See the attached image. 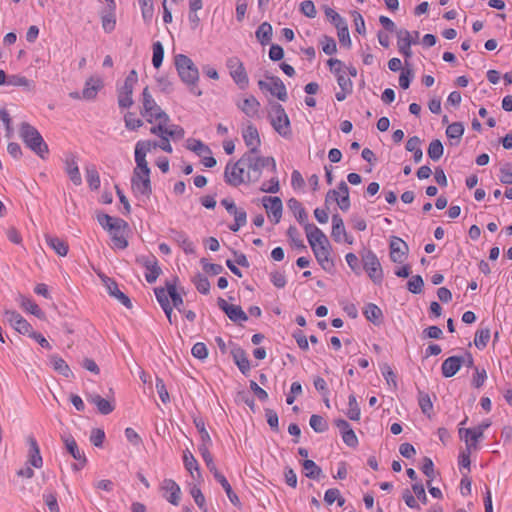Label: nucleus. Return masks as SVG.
Segmentation results:
<instances>
[{
  "instance_id": "obj_45",
  "label": "nucleus",
  "mask_w": 512,
  "mask_h": 512,
  "mask_svg": "<svg viewBox=\"0 0 512 512\" xmlns=\"http://www.w3.org/2000/svg\"><path fill=\"white\" fill-rule=\"evenodd\" d=\"M225 314L233 322H245L248 320L247 314L238 305H231Z\"/></svg>"
},
{
  "instance_id": "obj_64",
  "label": "nucleus",
  "mask_w": 512,
  "mask_h": 512,
  "mask_svg": "<svg viewBox=\"0 0 512 512\" xmlns=\"http://www.w3.org/2000/svg\"><path fill=\"white\" fill-rule=\"evenodd\" d=\"M300 11L308 18H315L317 11L312 1L306 0L300 4Z\"/></svg>"
},
{
  "instance_id": "obj_18",
  "label": "nucleus",
  "mask_w": 512,
  "mask_h": 512,
  "mask_svg": "<svg viewBox=\"0 0 512 512\" xmlns=\"http://www.w3.org/2000/svg\"><path fill=\"white\" fill-rule=\"evenodd\" d=\"M331 235L335 242H341L343 237L344 241L347 242L348 244L353 243V238L347 234L343 219L338 214H334L332 216Z\"/></svg>"
},
{
  "instance_id": "obj_4",
  "label": "nucleus",
  "mask_w": 512,
  "mask_h": 512,
  "mask_svg": "<svg viewBox=\"0 0 512 512\" xmlns=\"http://www.w3.org/2000/svg\"><path fill=\"white\" fill-rule=\"evenodd\" d=\"M20 135L32 151H34L40 158H45L48 153V146L36 128L28 123H22Z\"/></svg>"
},
{
  "instance_id": "obj_1",
  "label": "nucleus",
  "mask_w": 512,
  "mask_h": 512,
  "mask_svg": "<svg viewBox=\"0 0 512 512\" xmlns=\"http://www.w3.org/2000/svg\"><path fill=\"white\" fill-rule=\"evenodd\" d=\"M270 162H228L225 168L226 181L238 186L242 183L258 179L261 168Z\"/></svg>"
},
{
  "instance_id": "obj_49",
  "label": "nucleus",
  "mask_w": 512,
  "mask_h": 512,
  "mask_svg": "<svg viewBox=\"0 0 512 512\" xmlns=\"http://www.w3.org/2000/svg\"><path fill=\"white\" fill-rule=\"evenodd\" d=\"M192 281H193L196 289L200 293H202V294H208L209 293V291H210V282L207 279V277H205L201 273H198V274H196L194 276Z\"/></svg>"
},
{
  "instance_id": "obj_14",
  "label": "nucleus",
  "mask_w": 512,
  "mask_h": 512,
  "mask_svg": "<svg viewBox=\"0 0 512 512\" xmlns=\"http://www.w3.org/2000/svg\"><path fill=\"white\" fill-rule=\"evenodd\" d=\"M61 439L64 442L66 450L68 451V453L75 460L78 461V463L73 465V468L75 470H79V469L83 468L86 465V463H87V459H86L85 454L80 451V449H79L75 439L71 435L62 436Z\"/></svg>"
},
{
  "instance_id": "obj_38",
  "label": "nucleus",
  "mask_w": 512,
  "mask_h": 512,
  "mask_svg": "<svg viewBox=\"0 0 512 512\" xmlns=\"http://www.w3.org/2000/svg\"><path fill=\"white\" fill-rule=\"evenodd\" d=\"M157 143L156 141H140L137 143L135 147V159L136 161L145 160L147 152L151 151V149H156Z\"/></svg>"
},
{
  "instance_id": "obj_52",
  "label": "nucleus",
  "mask_w": 512,
  "mask_h": 512,
  "mask_svg": "<svg viewBox=\"0 0 512 512\" xmlns=\"http://www.w3.org/2000/svg\"><path fill=\"white\" fill-rule=\"evenodd\" d=\"M324 12H325L326 17L331 21V23L336 28L347 24L346 20L342 16H340V14L337 13L334 9L326 6V7H324Z\"/></svg>"
},
{
  "instance_id": "obj_28",
  "label": "nucleus",
  "mask_w": 512,
  "mask_h": 512,
  "mask_svg": "<svg viewBox=\"0 0 512 512\" xmlns=\"http://www.w3.org/2000/svg\"><path fill=\"white\" fill-rule=\"evenodd\" d=\"M162 488L166 491L164 494L166 500L173 505H178L181 494L179 485L172 479H165Z\"/></svg>"
},
{
  "instance_id": "obj_26",
  "label": "nucleus",
  "mask_w": 512,
  "mask_h": 512,
  "mask_svg": "<svg viewBox=\"0 0 512 512\" xmlns=\"http://www.w3.org/2000/svg\"><path fill=\"white\" fill-rule=\"evenodd\" d=\"M408 250L407 244L400 238H395L390 243V259L394 263H402Z\"/></svg>"
},
{
  "instance_id": "obj_30",
  "label": "nucleus",
  "mask_w": 512,
  "mask_h": 512,
  "mask_svg": "<svg viewBox=\"0 0 512 512\" xmlns=\"http://www.w3.org/2000/svg\"><path fill=\"white\" fill-rule=\"evenodd\" d=\"M153 134H166L172 138H182L184 136V129L178 125H171L167 127V123H158L157 126L151 128Z\"/></svg>"
},
{
  "instance_id": "obj_3",
  "label": "nucleus",
  "mask_w": 512,
  "mask_h": 512,
  "mask_svg": "<svg viewBox=\"0 0 512 512\" xmlns=\"http://www.w3.org/2000/svg\"><path fill=\"white\" fill-rule=\"evenodd\" d=\"M306 236L318 263L324 270L329 271L333 267V261L330 259V244L326 235L319 228H315Z\"/></svg>"
},
{
  "instance_id": "obj_48",
  "label": "nucleus",
  "mask_w": 512,
  "mask_h": 512,
  "mask_svg": "<svg viewBox=\"0 0 512 512\" xmlns=\"http://www.w3.org/2000/svg\"><path fill=\"white\" fill-rule=\"evenodd\" d=\"M309 424L316 433H323L328 429L327 421L320 415L313 414L310 417Z\"/></svg>"
},
{
  "instance_id": "obj_55",
  "label": "nucleus",
  "mask_w": 512,
  "mask_h": 512,
  "mask_svg": "<svg viewBox=\"0 0 512 512\" xmlns=\"http://www.w3.org/2000/svg\"><path fill=\"white\" fill-rule=\"evenodd\" d=\"M164 58V47L161 42L157 41L153 44L152 63L155 68H159Z\"/></svg>"
},
{
  "instance_id": "obj_11",
  "label": "nucleus",
  "mask_w": 512,
  "mask_h": 512,
  "mask_svg": "<svg viewBox=\"0 0 512 512\" xmlns=\"http://www.w3.org/2000/svg\"><path fill=\"white\" fill-rule=\"evenodd\" d=\"M3 317L5 322H7L18 333L28 336L30 333H32L33 328L31 324L17 311L5 309L3 312Z\"/></svg>"
},
{
  "instance_id": "obj_36",
  "label": "nucleus",
  "mask_w": 512,
  "mask_h": 512,
  "mask_svg": "<svg viewBox=\"0 0 512 512\" xmlns=\"http://www.w3.org/2000/svg\"><path fill=\"white\" fill-rule=\"evenodd\" d=\"M19 303H20L21 308H23L27 312L33 314L34 316H36L39 319L44 318V315H45L44 312L31 299H29V298H27V297H25L23 295H20L19 296Z\"/></svg>"
},
{
  "instance_id": "obj_58",
  "label": "nucleus",
  "mask_w": 512,
  "mask_h": 512,
  "mask_svg": "<svg viewBox=\"0 0 512 512\" xmlns=\"http://www.w3.org/2000/svg\"><path fill=\"white\" fill-rule=\"evenodd\" d=\"M218 482L221 484V486L225 490L229 500L234 505H239L240 504V500H239L238 496L233 492L232 487L229 484V482L227 481V479L225 478V476H223V477H219L218 476Z\"/></svg>"
},
{
  "instance_id": "obj_17",
  "label": "nucleus",
  "mask_w": 512,
  "mask_h": 512,
  "mask_svg": "<svg viewBox=\"0 0 512 512\" xmlns=\"http://www.w3.org/2000/svg\"><path fill=\"white\" fill-rule=\"evenodd\" d=\"M185 147L187 150H190L193 153H195V155L203 161L215 160V158L212 155L211 149L201 140L189 138L185 142Z\"/></svg>"
},
{
  "instance_id": "obj_53",
  "label": "nucleus",
  "mask_w": 512,
  "mask_h": 512,
  "mask_svg": "<svg viewBox=\"0 0 512 512\" xmlns=\"http://www.w3.org/2000/svg\"><path fill=\"white\" fill-rule=\"evenodd\" d=\"M7 84L11 86L25 87L27 90H31L33 88L32 82L25 76L21 75H10L8 77Z\"/></svg>"
},
{
  "instance_id": "obj_34",
  "label": "nucleus",
  "mask_w": 512,
  "mask_h": 512,
  "mask_svg": "<svg viewBox=\"0 0 512 512\" xmlns=\"http://www.w3.org/2000/svg\"><path fill=\"white\" fill-rule=\"evenodd\" d=\"M363 314L366 319L375 325H379L383 319L382 310L375 304L369 303L365 306Z\"/></svg>"
},
{
  "instance_id": "obj_15",
  "label": "nucleus",
  "mask_w": 512,
  "mask_h": 512,
  "mask_svg": "<svg viewBox=\"0 0 512 512\" xmlns=\"http://www.w3.org/2000/svg\"><path fill=\"white\" fill-rule=\"evenodd\" d=\"M262 203L269 217L275 224L280 222L283 210L282 200L277 196H264Z\"/></svg>"
},
{
  "instance_id": "obj_42",
  "label": "nucleus",
  "mask_w": 512,
  "mask_h": 512,
  "mask_svg": "<svg viewBox=\"0 0 512 512\" xmlns=\"http://www.w3.org/2000/svg\"><path fill=\"white\" fill-rule=\"evenodd\" d=\"M101 22L102 28L105 32H112L115 29L116 25L115 10H110V8H107V11L102 12Z\"/></svg>"
},
{
  "instance_id": "obj_27",
  "label": "nucleus",
  "mask_w": 512,
  "mask_h": 512,
  "mask_svg": "<svg viewBox=\"0 0 512 512\" xmlns=\"http://www.w3.org/2000/svg\"><path fill=\"white\" fill-rule=\"evenodd\" d=\"M231 355L233 357V360L239 370L244 374L247 375L250 372L251 364L247 357V354L244 349L241 347L235 346L231 350Z\"/></svg>"
},
{
  "instance_id": "obj_12",
  "label": "nucleus",
  "mask_w": 512,
  "mask_h": 512,
  "mask_svg": "<svg viewBox=\"0 0 512 512\" xmlns=\"http://www.w3.org/2000/svg\"><path fill=\"white\" fill-rule=\"evenodd\" d=\"M227 67L235 83L244 89L248 86L249 79L243 63L238 57H231L227 60Z\"/></svg>"
},
{
  "instance_id": "obj_31",
  "label": "nucleus",
  "mask_w": 512,
  "mask_h": 512,
  "mask_svg": "<svg viewBox=\"0 0 512 512\" xmlns=\"http://www.w3.org/2000/svg\"><path fill=\"white\" fill-rule=\"evenodd\" d=\"M103 87V82L99 78H89L82 91V97L87 100H92L96 97L98 91Z\"/></svg>"
},
{
  "instance_id": "obj_51",
  "label": "nucleus",
  "mask_w": 512,
  "mask_h": 512,
  "mask_svg": "<svg viewBox=\"0 0 512 512\" xmlns=\"http://www.w3.org/2000/svg\"><path fill=\"white\" fill-rule=\"evenodd\" d=\"M418 403L422 412L430 417V412L433 409V404L428 393L419 391Z\"/></svg>"
},
{
  "instance_id": "obj_24",
  "label": "nucleus",
  "mask_w": 512,
  "mask_h": 512,
  "mask_svg": "<svg viewBox=\"0 0 512 512\" xmlns=\"http://www.w3.org/2000/svg\"><path fill=\"white\" fill-rule=\"evenodd\" d=\"M398 37V49L405 58L412 56L411 45L416 44L417 41L412 39L411 34L408 30L402 29L397 32Z\"/></svg>"
},
{
  "instance_id": "obj_25",
  "label": "nucleus",
  "mask_w": 512,
  "mask_h": 512,
  "mask_svg": "<svg viewBox=\"0 0 512 512\" xmlns=\"http://www.w3.org/2000/svg\"><path fill=\"white\" fill-rule=\"evenodd\" d=\"M168 283L169 282L166 283V288H163V287L155 288V295H156L157 301L159 302L160 306L162 307L163 311L165 312L169 322L172 323L173 307L171 306L170 301H169L170 293H169V289H168Z\"/></svg>"
},
{
  "instance_id": "obj_41",
  "label": "nucleus",
  "mask_w": 512,
  "mask_h": 512,
  "mask_svg": "<svg viewBox=\"0 0 512 512\" xmlns=\"http://www.w3.org/2000/svg\"><path fill=\"white\" fill-rule=\"evenodd\" d=\"M305 470V476L309 479L318 480L322 476V469L313 461L306 459L302 463Z\"/></svg>"
},
{
  "instance_id": "obj_16",
  "label": "nucleus",
  "mask_w": 512,
  "mask_h": 512,
  "mask_svg": "<svg viewBox=\"0 0 512 512\" xmlns=\"http://www.w3.org/2000/svg\"><path fill=\"white\" fill-rule=\"evenodd\" d=\"M459 435L461 439L465 440L466 448L468 450H476L478 448V442L484 435V429L482 426L476 428H460Z\"/></svg>"
},
{
  "instance_id": "obj_44",
  "label": "nucleus",
  "mask_w": 512,
  "mask_h": 512,
  "mask_svg": "<svg viewBox=\"0 0 512 512\" xmlns=\"http://www.w3.org/2000/svg\"><path fill=\"white\" fill-rule=\"evenodd\" d=\"M491 332L488 327L480 328L475 333L474 344L478 349H484L490 339Z\"/></svg>"
},
{
  "instance_id": "obj_61",
  "label": "nucleus",
  "mask_w": 512,
  "mask_h": 512,
  "mask_svg": "<svg viewBox=\"0 0 512 512\" xmlns=\"http://www.w3.org/2000/svg\"><path fill=\"white\" fill-rule=\"evenodd\" d=\"M190 493L197 504V506L203 510V512H208L205 506V497L201 492L200 488L197 486H193L190 490Z\"/></svg>"
},
{
  "instance_id": "obj_9",
  "label": "nucleus",
  "mask_w": 512,
  "mask_h": 512,
  "mask_svg": "<svg viewBox=\"0 0 512 512\" xmlns=\"http://www.w3.org/2000/svg\"><path fill=\"white\" fill-rule=\"evenodd\" d=\"M363 268L367 272L369 278L375 283L380 284L383 281V270L376 254L368 250L362 254Z\"/></svg>"
},
{
  "instance_id": "obj_8",
  "label": "nucleus",
  "mask_w": 512,
  "mask_h": 512,
  "mask_svg": "<svg viewBox=\"0 0 512 512\" xmlns=\"http://www.w3.org/2000/svg\"><path fill=\"white\" fill-rule=\"evenodd\" d=\"M138 81V74L136 70H131L125 78L123 86L117 91L118 105L120 108H129L133 105V90Z\"/></svg>"
},
{
  "instance_id": "obj_2",
  "label": "nucleus",
  "mask_w": 512,
  "mask_h": 512,
  "mask_svg": "<svg viewBox=\"0 0 512 512\" xmlns=\"http://www.w3.org/2000/svg\"><path fill=\"white\" fill-rule=\"evenodd\" d=\"M174 63L180 79L189 87L190 92L201 96L202 91L197 88L199 71L193 61L184 54H177L174 57Z\"/></svg>"
},
{
  "instance_id": "obj_13",
  "label": "nucleus",
  "mask_w": 512,
  "mask_h": 512,
  "mask_svg": "<svg viewBox=\"0 0 512 512\" xmlns=\"http://www.w3.org/2000/svg\"><path fill=\"white\" fill-rule=\"evenodd\" d=\"M287 205L288 208L293 212L299 224L304 227L306 235H308L310 232H313L314 229L317 228L314 224H310L308 222L307 212L300 201L295 198H291L288 200Z\"/></svg>"
},
{
  "instance_id": "obj_35",
  "label": "nucleus",
  "mask_w": 512,
  "mask_h": 512,
  "mask_svg": "<svg viewBox=\"0 0 512 512\" xmlns=\"http://www.w3.org/2000/svg\"><path fill=\"white\" fill-rule=\"evenodd\" d=\"M464 133V126L460 122L450 124L446 129V135L450 139L451 145H457Z\"/></svg>"
},
{
  "instance_id": "obj_23",
  "label": "nucleus",
  "mask_w": 512,
  "mask_h": 512,
  "mask_svg": "<svg viewBox=\"0 0 512 512\" xmlns=\"http://www.w3.org/2000/svg\"><path fill=\"white\" fill-rule=\"evenodd\" d=\"M464 362L462 356H451L445 359L441 366L442 375L445 378L453 377L461 368Z\"/></svg>"
},
{
  "instance_id": "obj_47",
  "label": "nucleus",
  "mask_w": 512,
  "mask_h": 512,
  "mask_svg": "<svg viewBox=\"0 0 512 512\" xmlns=\"http://www.w3.org/2000/svg\"><path fill=\"white\" fill-rule=\"evenodd\" d=\"M348 406V418L353 421H358L360 419L361 411L357 403L356 397L353 394H351L348 398Z\"/></svg>"
},
{
  "instance_id": "obj_7",
  "label": "nucleus",
  "mask_w": 512,
  "mask_h": 512,
  "mask_svg": "<svg viewBox=\"0 0 512 512\" xmlns=\"http://www.w3.org/2000/svg\"><path fill=\"white\" fill-rule=\"evenodd\" d=\"M271 124L275 131L285 138H289L292 135L289 117L279 103H272L271 110L269 112Z\"/></svg>"
},
{
  "instance_id": "obj_46",
  "label": "nucleus",
  "mask_w": 512,
  "mask_h": 512,
  "mask_svg": "<svg viewBox=\"0 0 512 512\" xmlns=\"http://www.w3.org/2000/svg\"><path fill=\"white\" fill-rule=\"evenodd\" d=\"M65 170L74 185H76V186L81 185L82 177L79 172V168L76 165V162H66Z\"/></svg>"
},
{
  "instance_id": "obj_57",
  "label": "nucleus",
  "mask_w": 512,
  "mask_h": 512,
  "mask_svg": "<svg viewBox=\"0 0 512 512\" xmlns=\"http://www.w3.org/2000/svg\"><path fill=\"white\" fill-rule=\"evenodd\" d=\"M86 178H87L89 187L91 189L96 190L99 188V185H100L99 174L94 166L88 167L86 169Z\"/></svg>"
},
{
  "instance_id": "obj_50",
  "label": "nucleus",
  "mask_w": 512,
  "mask_h": 512,
  "mask_svg": "<svg viewBox=\"0 0 512 512\" xmlns=\"http://www.w3.org/2000/svg\"><path fill=\"white\" fill-rule=\"evenodd\" d=\"M427 154L431 160H438L443 155V145L440 140L430 142Z\"/></svg>"
},
{
  "instance_id": "obj_59",
  "label": "nucleus",
  "mask_w": 512,
  "mask_h": 512,
  "mask_svg": "<svg viewBox=\"0 0 512 512\" xmlns=\"http://www.w3.org/2000/svg\"><path fill=\"white\" fill-rule=\"evenodd\" d=\"M323 52L327 55H332L337 51V45L332 37L324 35L321 39Z\"/></svg>"
},
{
  "instance_id": "obj_39",
  "label": "nucleus",
  "mask_w": 512,
  "mask_h": 512,
  "mask_svg": "<svg viewBox=\"0 0 512 512\" xmlns=\"http://www.w3.org/2000/svg\"><path fill=\"white\" fill-rule=\"evenodd\" d=\"M256 38L262 44L266 45L270 42L273 35L272 25L268 22H263L256 30Z\"/></svg>"
},
{
  "instance_id": "obj_37",
  "label": "nucleus",
  "mask_w": 512,
  "mask_h": 512,
  "mask_svg": "<svg viewBox=\"0 0 512 512\" xmlns=\"http://www.w3.org/2000/svg\"><path fill=\"white\" fill-rule=\"evenodd\" d=\"M238 107L248 116V117H254L259 110L260 103L259 101L254 97L250 96L248 98H245L243 100V103L238 105Z\"/></svg>"
},
{
  "instance_id": "obj_19",
  "label": "nucleus",
  "mask_w": 512,
  "mask_h": 512,
  "mask_svg": "<svg viewBox=\"0 0 512 512\" xmlns=\"http://www.w3.org/2000/svg\"><path fill=\"white\" fill-rule=\"evenodd\" d=\"M242 136L245 144L250 149V153H255L257 147L260 145V137L257 128H255L250 121L242 128Z\"/></svg>"
},
{
  "instance_id": "obj_60",
  "label": "nucleus",
  "mask_w": 512,
  "mask_h": 512,
  "mask_svg": "<svg viewBox=\"0 0 512 512\" xmlns=\"http://www.w3.org/2000/svg\"><path fill=\"white\" fill-rule=\"evenodd\" d=\"M142 10V16L145 21H150L153 17L154 7L152 0H139Z\"/></svg>"
},
{
  "instance_id": "obj_29",
  "label": "nucleus",
  "mask_w": 512,
  "mask_h": 512,
  "mask_svg": "<svg viewBox=\"0 0 512 512\" xmlns=\"http://www.w3.org/2000/svg\"><path fill=\"white\" fill-rule=\"evenodd\" d=\"M27 442L29 444L28 463L35 468L42 467L43 460L40 454V449L37 441L35 440L34 437L29 436L27 438Z\"/></svg>"
},
{
  "instance_id": "obj_40",
  "label": "nucleus",
  "mask_w": 512,
  "mask_h": 512,
  "mask_svg": "<svg viewBox=\"0 0 512 512\" xmlns=\"http://www.w3.org/2000/svg\"><path fill=\"white\" fill-rule=\"evenodd\" d=\"M422 140L417 137L413 136L408 139L406 142V150L413 153L414 160H421L423 157V151H422Z\"/></svg>"
},
{
  "instance_id": "obj_20",
  "label": "nucleus",
  "mask_w": 512,
  "mask_h": 512,
  "mask_svg": "<svg viewBox=\"0 0 512 512\" xmlns=\"http://www.w3.org/2000/svg\"><path fill=\"white\" fill-rule=\"evenodd\" d=\"M87 401L94 404L97 407L99 413L108 415L115 409L114 399H105L99 394L92 393L86 396Z\"/></svg>"
},
{
  "instance_id": "obj_32",
  "label": "nucleus",
  "mask_w": 512,
  "mask_h": 512,
  "mask_svg": "<svg viewBox=\"0 0 512 512\" xmlns=\"http://www.w3.org/2000/svg\"><path fill=\"white\" fill-rule=\"evenodd\" d=\"M47 245L52 248L59 256L64 257L69 251L68 243L56 236L46 235Z\"/></svg>"
},
{
  "instance_id": "obj_33",
  "label": "nucleus",
  "mask_w": 512,
  "mask_h": 512,
  "mask_svg": "<svg viewBox=\"0 0 512 512\" xmlns=\"http://www.w3.org/2000/svg\"><path fill=\"white\" fill-rule=\"evenodd\" d=\"M172 239L184 250L186 254L194 252V245L182 231L171 230Z\"/></svg>"
},
{
  "instance_id": "obj_62",
  "label": "nucleus",
  "mask_w": 512,
  "mask_h": 512,
  "mask_svg": "<svg viewBox=\"0 0 512 512\" xmlns=\"http://www.w3.org/2000/svg\"><path fill=\"white\" fill-rule=\"evenodd\" d=\"M265 417H266L267 423L270 426V428L273 431L278 432L279 418H278L277 413L273 409L267 408V409H265Z\"/></svg>"
},
{
  "instance_id": "obj_5",
  "label": "nucleus",
  "mask_w": 512,
  "mask_h": 512,
  "mask_svg": "<svg viewBox=\"0 0 512 512\" xmlns=\"http://www.w3.org/2000/svg\"><path fill=\"white\" fill-rule=\"evenodd\" d=\"M143 97V110L141 114L146 120L152 123L154 120L158 123H168L169 116L157 105L152 95L150 94L149 88L145 87L142 92Z\"/></svg>"
},
{
  "instance_id": "obj_10",
  "label": "nucleus",
  "mask_w": 512,
  "mask_h": 512,
  "mask_svg": "<svg viewBox=\"0 0 512 512\" xmlns=\"http://www.w3.org/2000/svg\"><path fill=\"white\" fill-rule=\"evenodd\" d=\"M266 79L268 81H258L259 89L263 92H269L271 95L277 97L280 101H286L288 94L283 81L279 77L269 75H266Z\"/></svg>"
},
{
  "instance_id": "obj_21",
  "label": "nucleus",
  "mask_w": 512,
  "mask_h": 512,
  "mask_svg": "<svg viewBox=\"0 0 512 512\" xmlns=\"http://www.w3.org/2000/svg\"><path fill=\"white\" fill-rule=\"evenodd\" d=\"M101 278H102L104 285L106 286V288L108 290V293L111 296H113L117 300H119V302H121L125 307H127V308L132 307L130 298L118 288V284L114 280H112L111 278H109L107 276H103Z\"/></svg>"
},
{
  "instance_id": "obj_22",
  "label": "nucleus",
  "mask_w": 512,
  "mask_h": 512,
  "mask_svg": "<svg viewBox=\"0 0 512 512\" xmlns=\"http://www.w3.org/2000/svg\"><path fill=\"white\" fill-rule=\"evenodd\" d=\"M138 261L148 270L145 274L146 281L148 283H154L162 272L157 259L154 256H151L138 259Z\"/></svg>"
},
{
  "instance_id": "obj_43",
  "label": "nucleus",
  "mask_w": 512,
  "mask_h": 512,
  "mask_svg": "<svg viewBox=\"0 0 512 512\" xmlns=\"http://www.w3.org/2000/svg\"><path fill=\"white\" fill-rule=\"evenodd\" d=\"M50 361L51 364L53 365L54 370L57 371L59 374L63 375L66 378L73 376L71 369L62 358L53 355L50 357Z\"/></svg>"
},
{
  "instance_id": "obj_56",
  "label": "nucleus",
  "mask_w": 512,
  "mask_h": 512,
  "mask_svg": "<svg viewBox=\"0 0 512 512\" xmlns=\"http://www.w3.org/2000/svg\"><path fill=\"white\" fill-rule=\"evenodd\" d=\"M287 236L290 241L299 249H306V246L301 238L298 229L295 226H290L287 230Z\"/></svg>"
},
{
  "instance_id": "obj_63",
  "label": "nucleus",
  "mask_w": 512,
  "mask_h": 512,
  "mask_svg": "<svg viewBox=\"0 0 512 512\" xmlns=\"http://www.w3.org/2000/svg\"><path fill=\"white\" fill-rule=\"evenodd\" d=\"M191 353L195 358L200 360H204L208 357V349L202 342L195 343L192 347Z\"/></svg>"
},
{
  "instance_id": "obj_6",
  "label": "nucleus",
  "mask_w": 512,
  "mask_h": 512,
  "mask_svg": "<svg viewBox=\"0 0 512 512\" xmlns=\"http://www.w3.org/2000/svg\"><path fill=\"white\" fill-rule=\"evenodd\" d=\"M132 190L136 194L149 196L152 192L150 169L147 162H137L132 176Z\"/></svg>"
},
{
  "instance_id": "obj_54",
  "label": "nucleus",
  "mask_w": 512,
  "mask_h": 512,
  "mask_svg": "<svg viewBox=\"0 0 512 512\" xmlns=\"http://www.w3.org/2000/svg\"><path fill=\"white\" fill-rule=\"evenodd\" d=\"M424 281L420 275H414L407 283V289L413 294H420L423 291Z\"/></svg>"
}]
</instances>
